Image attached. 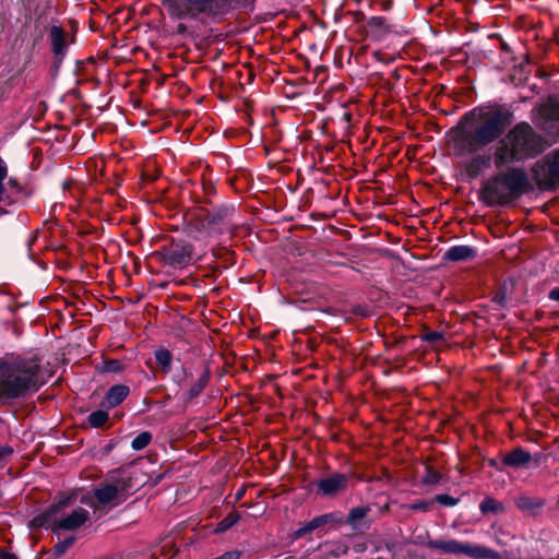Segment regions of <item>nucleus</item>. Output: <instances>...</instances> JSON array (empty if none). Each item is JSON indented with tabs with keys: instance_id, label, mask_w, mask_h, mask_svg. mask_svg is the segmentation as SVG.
<instances>
[{
	"instance_id": "obj_29",
	"label": "nucleus",
	"mask_w": 559,
	"mask_h": 559,
	"mask_svg": "<svg viewBox=\"0 0 559 559\" xmlns=\"http://www.w3.org/2000/svg\"><path fill=\"white\" fill-rule=\"evenodd\" d=\"M152 441V433L148 431H143L138 435L131 443V447L135 451H140L145 449Z\"/></svg>"
},
{
	"instance_id": "obj_24",
	"label": "nucleus",
	"mask_w": 559,
	"mask_h": 559,
	"mask_svg": "<svg viewBox=\"0 0 559 559\" xmlns=\"http://www.w3.org/2000/svg\"><path fill=\"white\" fill-rule=\"evenodd\" d=\"M157 365L162 368L164 373H168L171 370L173 354L167 348H158L154 353Z\"/></svg>"
},
{
	"instance_id": "obj_12",
	"label": "nucleus",
	"mask_w": 559,
	"mask_h": 559,
	"mask_svg": "<svg viewBox=\"0 0 559 559\" xmlns=\"http://www.w3.org/2000/svg\"><path fill=\"white\" fill-rule=\"evenodd\" d=\"M539 116V127L549 131L552 128L559 130V98L549 97L537 108Z\"/></svg>"
},
{
	"instance_id": "obj_40",
	"label": "nucleus",
	"mask_w": 559,
	"mask_h": 559,
	"mask_svg": "<svg viewBox=\"0 0 559 559\" xmlns=\"http://www.w3.org/2000/svg\"><path fill=\"white\" fill-rule=\"evenodd\" d=\"M550 300L557 301L559 304V287H555L549 292L548 295Z\"/></svg>"
},
{
	"instance_id": "obj_4",
	"label": "nucleus",
	"mask_w": 559,
	"mask_h": 559,
	"mask_svg": "<svg viewBox=\"0 0 559 559\" xmlns=\"http://www.w3.org/2000/svg\"><path fill=\"white\" fill-rule=\"evenodd\" d=\"M167 14L179 21L221 23L240 7L243 0H160Z\"/></svg>"
},
{
	"instance_id": "obj_27",
	"label": "nucleus",
	"mask_w": 559,
	"mask_h": 559,
	"mask_svg": "<svg viewBox=\"0 0 559 559\" xmlns=\"http://www.w3.org/2000/svg\"><path fill=\"white\" fill-rule=\"evenodd\" d=\"M108 420L109 414L103 409L92 412L87 417V421L93 428H102L108 423Z\"/></svg>"
},
{
	"instance_id": "obj_28",
	"label": "nucleus",
	"mask_w": 559,
	"mask_h": 559,
	"mask_svg": "<svg viewBox=\"0 0 559 559\" xmlns=\"http://www.w3.org/2000/svg\"><path fill=\"white\" fill-rule=\"evenodd\" d=\"M479 510L481 513L487 514V513L502 512L504 510V508H503L502 503L499 502L498 500H496L491 497H487L480 502Z\"/></svg>"
},
{
	"instance_id": "obj_35",
	"label": "nucleus",
	"mask_w": 559,
	"mask_h": 559,
	"mask_svg": "<svg viewBox=\"0 0 559 559\" xmlns=\"http://www.w3.org/2000/svg\"><path fill=\"white\" fill-rule=\"evenodd\" d=\"M431 504H432L431 501L420 500V501L409 504L407 508L413 511L426 512L430 509Z\"/></svg>"
},
{
	"instance_id": "obj_30",
	"label": "nucleus",
	"mask_w": 559,
	"mask_h": 559,
	"mask_svg": "<svg viewBox=\"0 0 559 559\" xmlns=\"http://www.w3.org/2000/svg\"><path fill=\"white\" fill-rule=\"evenodd\" d=\"M516 507L522 511H530L535 508H540L543 503L540 501H535L528 497H520L515 500Z\"/></svg>"
},
{
	"instance_id": "obj_17",
	"label": "nucleus",
	"mask_w": 559,
	"mask_h": 559,
	"mask_svg": "<svg viewBox=\"0 0 559 559\" xmlns=\"http://www.w3.org/2000/svg\"><path fill=\"white\" fill-rule=\"evenodd\" d=\"M532 460V455L525 449L519 447L507 453L502 457V464L508 467L519 468L525 467Z\"/></svg>"
},
{
	"instance_id": "obj_10",
	"label": "nucleus",
	"mask_w": 559,
	"mask_h": 559,
	"mask_svg": "<svg viewBox=\"0 0 559 559\" xmlns=\"http://www.w3.org/2000/svg\"><path fill=\"white\" fill-rule=\"evenodd\" d=\"M532 176L542 190L559 188V148L546 154L532 167Z\"/></svg>"
},
{
	"instance_id": "obj_18",
	"label": "nucleus",
	"mask_w": 559,
	"mask_h": 559,
	"mask_svg": "<svg viewBox=\"0 0 559 559\" xmlns=\"http://www.w3.org/2000/svg\"><path fill=\"white\" fill-rule=\"evenodd\" d=\"M332 522L336 523V514L335 513H326V514L317 516V518L312 519L311 521H309L308 523H306L302 527L298 528L295 532V536L297 538L304 537L308 533H311L312 531H314L325 524L332 523Z\"/></svg>"
},
{
	"instance_id": "obj_22",
	"label": "nucleus",
	"mask_w": 559,
	"mask_h": 559,
	"mask_svg": "<svg viewBox=\"0 0 559 559\" xmlns=\"http://www.w3.org/2000/svg\"><path fill=\"white\" fill-rule=\"evenodd\" d=\"M369 512H370L369 507H356L349 511V513L345 520H343V518H336V523L348 524L355 528L357 522L365 519Z\"/></svg>"
},
{
	"instance_id": "obj_6",
	"label": "nucleus",
	"mask_w": 559,
	"mask_h": 559,
	"mask_svg": "<svg viewBox=\"0 0 559 559\" xmlns=\"http://www.w3.org/2000/svg\"><path fill=\"white\" fill-rule=\"evenodd\" d=\"M151 259L162 267L182 270L193 262V247L183 239H170L152 252Z\"/></svg>"
},
{
	"instance_id": "obj_45",
	"label": "nucleus",
	"mask_w": 559,
	"mask_h": 559,
	"mask_svg": "<svg viewBox=\"0 0 559 559\" xmlns=\"http://www.w3.org/2000/svg\"><path fill=\"white\" fill-rule=\"evenodd\" d=\"M2 497H3V495H2V492L0 491V500L2 499Z\"/></svg>"
},
{
	"instance_id": "obj_39",
	"label": "nucleus",
	"mask_w": 559,
	"mask_h": 559,
	"mask_svg": "<svg viewBox=\"0 0 559 559\" xmlns=\"http://www.w3.org/2000/svg\"><path fill=\"white\" fill-rule=\"evenodd\" d=\"M203 191L206 195H210L214 192V185L212 181L203 180Z\"/></svg>"
},
{
	"instance_id": "obj_25",
	"label": "nucleus",
	"mask_w": 559,
	"mask_h": 559,
	"mask_svg": "<svg viewBox=\"0 0 559 559\" xmlns=\"http://www.w3.org/2000/svg\"><path fill=\"white\" fill-rule=\"evenodd\" d=\"M62 189L64 192V198L68 199V193L69 198L73 199L75 202H79L81 200V197L84 191L83 186L74 180H66L62 185Z\"/></svg>"
},
{
	"instance_id": "obj_7",
	"label": "nucleus",
	"mask_w": 559,
	"mask_h": 559,
	"mask_svg": "<svg viewBox=\"0 0 559 559\" xmlns=\"http://www.w3.org/2000/svg\"><path fill=\"white\" fill-rule=\"evenodd\" d=\"M32 193L17 178L9 177L7 163L0 157V217L11 213L10 207L25 203Z\"/></svg>"
},
{
	"instance_id": "obj_2",
	"label": "nucleus",
	"mask_w": 559,
	"mask_h": 559,
	"mask_svg": "<svg viewBox=\"0 0 559 559\" xmlns=\"http://www.w3.org/2000/svg\"><path fill=\"white\" fill-rule=\"evenodd\" d=\"M45 382L39 357L5 355L0 359V403L34 393Z\"/></svg>"
},
{
	"instance_id": "obj_37",
	"label": "nucleus",
	"mask_w": 559,
	"mask_h": 559,
	"mask_svg": "<svg viewBox=\"0 0 559 559\" xmlns=\"http://www.w3.org/2000/svg\"><path fill=\"white\" fill-rule=\"evenodd\" d=\"M13 454V448L10 445H0V464L5 462Z\"/></svg>"
},
{
	"instance_id": "obj_23",
	"label": "nucleus",
	"mask_w": 559,
	"mask_h": 559,
	"mask_svg": "<svg viewBox=\"0 0 559 559\" xmlns=\"http://www.w3.org/2000/svg\"><path fill=\"white\" fill-rule=\"evenodd\" d=\"M231 214H233L231 209L222 207V209H217L211 213H207L205 219L209 225L221 226V225H225L228 222Z\"/></svg>"
},
{
	"instance_id": "obj_3",
	"label": "nucleus",
	"mask_w": 559,
	"mask_h": 559,
	"mask_svg": "<svg viewBox=\"0 0 559 559\" xmlns=\"http://www.w3.org/2000/svg\"><path fill=\"white\" fill-rule=\"evenodd\" d=\"M546 150L544 138L526 121L516 123L497 142L492 155L496 168L535 158Z\"/></svg>"
},
{
	"instance_id": "obj_38",
	"label": "nucleus",
	"mask_w": 559,
	"mask_h": 559,
	"mask_svg": "<svg viewBox=\"0 0 559 559\" xmlns=\"http://www.w3.org/2000/svg\"><path fill=\"white\" fill-rule=\"evenodd\" d=\"M348 552V546L345 545V544H340L336 546V549H334L332 551V556L333 557H340V556H344Z\"/></svg>"
},
{
	"instance_id": "obj_15",
	"label": "nucleus",
	"mask_w": 559,
	"mask_h": 559,
	"mask_svg": "<svg viewBox=\"0 0 559 559\" xmlns=\"http://www.w3.org/2000/svg\"><path fill=\"white\" fill-rule=\"evenodd\" d=\"M49 40L55 57L61 61L69 46L66 31L61 26L52 25L49 29Z\"/></svg>"
},
{
	"instance_id": "obj_31",
	"label": "nucleus",
	"mask_w": 559,
	"mask_h": 559,
	"mask_svg": "<svg viewBox=\"0 0 559 559\" xmlns=\"http://www.w3.org/2000/svg\"><path fill=\"white\" fill-rule=\"evenodd\" d=\"M440 473L432 468L430 465H426L423 483L426 485H436L440 481Z\"/></svg>"
},
{
	"instance_id": "obj_44",
	"label": "nucleus",
	"mask_w": 559,
	"mask_h": 559,
	"mask_svg": "<svg viewBox=\"0 0 559 559\" xmlns=\"http://www.w3.org/2000/svg\"><path fill=\"white\" fill-rule=\"evenodd\" d=\"M490 465H491V466H496V462H495V461H491V462H490Z\"/></svg>"
},
{
	"instance_id": "obj_21",
	"label": "nucleus",
	"mask_w": 559,
	"mask_h": 559,
	"mask_svg": "<svg viewBox=\"0 0 559 559\" xmlns=\"http://www.w3.org/2000/svg\"><path fill=\"white\" fill-rule=\"evenodd\" d=\"M211 374L209 370H204L200 377L190 385L186 393V401H191L199 396L209 384Z\"/></svg>"
},
{
	"instance_id": "obj_34",
	"label": "nucleus",
	"mask_w": 559,
	"mask_h": 559,
	"mask_svg": "<svg viewBox=\"0 0 559 559\" xmlns=\"http://www.w3.org/2000/svg\"><path fill=\"white\" fill-rule=\"evenodd\" d=\"M435 501L440 503L443 507H454L459 503V499H456L448 493L437 495L435 497Z\"/></svg>"
},
{
	"instance_id": "obj_42",
	"label": "nucleus",
	"mask_w": 559,
	"mask_h": 559,
	"mask_svg": "<svg viewBox=\"0 0 559 559\" xmlns=\"http://www.w3.org/2000/svg\"><path fill=\"white\" fill-rule=\"evenodd\" d=\"M354 549H355V551H357V552H364V551H366V549H367V543H366V542H362V543L356 544V545L354 546Z\"/></svg>"
},
{
	"instance_id": "obj_41",
	"label": "nucleus",
	"mask_w": 559,
	"mask_h": 559,
	"mask_svg": "<svg viewBox=\"0 0 559 559\" xmlns=\"http://www.w3.org/2000/svg\"><path fill=\"white\" fill-rule=\"evenodd\" d=\"M187 32H188V27H187V25H186V24H183V23H179V24L177 25V27H176V33H177V34L182 35V34H186Z\"/></svg>"
},
{
	"instance_id": "obj_19",
	"label": "nucleus",
	"mask_w": 559,
	"mask_h": 559,
	"mask_svg": "<svg viewBox=\"0 0 559 559\" xmlns=\"http://www.w3.org/2000/svg\"><path fill=\"white\" fill-rule=\"evenodd\" d=\"M475 257V249L465 245L453 246L444 252V259L453 262L467 261Z\"/></svg>"
},
{
	"instance_id": "obj_8",
	"label": "nucleus",
	"mask_w": 559,
	"mask_h": 559,
	"mask_svg": "<svg viewBox=\"0 0 559 559\" xmlns=\"http://www.w3.org/2000/svg\"><path fill=\"white\" fill-rule=\"evenodd\" d=\"M61 506H51L45 513L33 519L34 526H46L53 533L59 531H74L84 525L88 520V511L84 508H76L71 514L57 518L56 514Z\"/></svg>"
},
{
	"instance_id": "obj_20",
	"label": "nucleus",
	"mask_w": 559,
	"mask_h": 559,
	"mask_svg": "<svg viewBox=\"0 0 559 559\" xmlns=\"http://www.w3.org/2000/svg\"><path fill=\"white\" fill-rule=\"evenodd\" d=\"M130 389L124 384L112 385L105 396V403L108 407L114 408L120 405L129 395Z\"/></svg>"
},
{
	"instance_id": "obj_36",
	"label": "nucleus",
	"mask_w": 559,
	"mask_h": 559,
	"mask_svg": "<svg viewBox=\"0 0 559 559\" xmlns=\"http://www.w3.org/2000/svg\"><path fill=\"white\" fill-rule=\"evenodd\" d=\"M421 340L426 341V342L433 343V342L443 340V334L438 331H428L421 335Z\"/></svg>"
},
{
	"instance_id": "obj_26",
	"label": "nucleus",
	"mask_w": 559,
	"mask_h": 559,
	"mask_svg": "<svg viewBox=\"0 0 559 559\" xmlns=\"http://www.w3.org/2000/svg\"><path fill=\"white\" fill-rule=\"evenodd\" d=\"M240 519L241 515L237 511H233L227 514L219 523H217L213 532L215 534H222L231 528Z\"/></svg>"
},
{
	"instance_id": "obj_32",
	"label": "nucleus",
	"mask_w": 559,
	"mask_h": 559,
	"mask_svg": "<svg viewBox=\"0 0 559 559\" xmlns=\"http://www.w3.org/2000/svg\"><path fill=\"white\" fill-rule=\"evenodd\" d=\"M75 537L71 536L66 538L64 540L58 542L53 548L52 552L56 557H60L67 552V550L74 544Z\"/></svg>"
},
{
	"instance_id": "obj_9",
	"label": "nucleus",
	"mask_w": 559,
	"mask_h": 559,
	"mask_svg": "<svg viewBox=\"0 0 559 559\" xmlns=\"http://www.w3.org/2000/svg\"><path fill=\"white\" fill-rule=\"evenodd\" d=\"M428 547L451 555H465L473 559H501V555L486 546L462 543L455 539H435L428 542Z\"/></svg>"
},
{
	"instance_id": "obj_1",
	"label": "nucleus",
	"mask_w": 559,
	"mask_h": 559,
	"mask_svg": "<svg viewBox=\"0 0 559 559\" xmlns=\"http://www.w3.org/2000/svg\"><path fill=\"white\" fill-rule=\"evenodd\" d=\"M511 122L512 114L502 107L469 111L453 139L456 155H472L483 150L500 139Z\"/></svg>"
},
{
	"instance_id": "obj_11",
	"label": "nucleus",
	"mask_w": 559,
	"mask_h": 559,
	"mask_svg": "<svg viewBox=\"0 0 559 559\" xmlns=\"http://www.w3.org/2000/svg\"><path fill=\"white\" fill-rule=\"evenodd\" d=\"M109 478L112 483L102 484L94 491L96 500L102 504L116 501L120 492L127 491L130 488V478L124 477L119 469L111 471Z\"/></svg>"
},
{
	"instance_id": "obj_14",
	"label": "nucleus",
	"mask_w": 559,
	"mask_h": 559,
	"mask_svg": "<svg viewBox=\"0 0 559 559\" xmlns=\"http://www.w3.org/2000/svg\"><path fill=\"white\" fill-rule=\"evenodd\" d=\"M366 35L372 40H381L392 32V26L383 16H372L365 25Z\"/></svg>"
},
{
	"instance_id": "obj_13",
	"label": "nucleus",
	"mask_w": 559,
	"mask_h": 559,
	"mask_svg": "<svg viewBox=\"0 0 559 559\" xmlns=\"http://www.w3.org/2000/svg\"><path fill=\"white\" fill-rule=\"evenodd\" d=\"M347 487L348 476L341 473H334L318 481V489L323 496H335Z\"/></svg>"
},
{
	"instance_id": "obj_43",
	"label": "nucleus",
	"mask_w": 559,
	"mask_h": 559,
	"mask_svg": "<svg viewBox=\"0 0 559 559\" xmlns=\"http://www.w3.org/2000/svg\"><path fill=\"white\" fill-rule=\"evenodd\" d=\"M0 559H17L15 555L2 551L0 552Z\"/></svg>"
},
{
	"instance_id": "obj_16",
	"label": "nucleus",
	"mask_w": 559,
	"mask_h": 559,
	"mask_svg": "<svg viewBox=\"0 0 559 559\" xmlns=\"http://www.w3.org/2000/svg\"><path fill=\"white\" fill-rule=\"evenodd\" d=\"M491 156L487 154H478L473 156L469 160L464 164V170L466 175L475 179L477 178L485 169L490 167Z\"/></svg>"
},
{
	"instance_id": "obj_5",
	"label": "nucleus",
	"mask_w": 559,
	"mask_h": 559,
	"mask_svg": "<svg viewBox=\"0 0 559 559\" xmlns=\"http://www.w3.org/2000/svg\"><path fill=\"white\" fill-rule=\"evenodd\" d=\"M528 178L521 168H507L487 179L479 190V200L487 206L506 205L523 194Z\"/></svg>"
},
{
	"instance_id": "obj_33",
	"label": "nucleus",
	"mask_w": 559,
	"mask_h": 559,
	"mask_svg": "<svg viewBox=\"0 0 559 559\" xmlns=\"http://www.w3.org/2000/svg\"><path fill=\"white\" fill-rule=\"evenodd\" d=\"M124 369V365L119 359H108L104 361L102 370L104 372H120Z\"/></svg>"
}]
</instances>
